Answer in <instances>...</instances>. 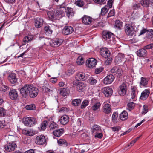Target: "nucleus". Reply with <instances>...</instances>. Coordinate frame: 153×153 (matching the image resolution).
Instances as JSON below:
<instances>
[{"instance_id":"1","label":"nucleus","mask_w":153,"mask_h":153,"mask_svg":"<svg viewBox=\"0 0 153 153\" xmlns=\"http://www.w3.org/2000/svg\"><path fill=\"white\" fill-rule=\"evenodd\" d=\"M39 90L32 85L26 84L22 87L20 90V94L22 97L26 98L29 96L31 98L36 97L38 94Z\"/></svg>"},{"instance_id":"2","label":"nucleus","mask_w":153,"mask_h":153,"mask_svg":"<svg viewBox=\"0 0 153 153\" xmlns=\"http://www.w3.org/2000/svg\"><path fill=\"white\" fill-rule=\"evenodd\" d=\"M137 28L136 27H134L129 24H126L125 26V31L127 35L131 36L135 33Z\"/></svg>"},{"instance_id":"3","label":"nucleus","mask_w":153,"mask_h":153,"mask_svg":"<svg viewBox=\"0 0 153 153\" xmlns=\"http://www.w3.org/2000/svg\"><path fill=\"white\" fill-rule=\"evenodd\" d=\"M22 123L25 125L29 127L33 126L37 123L36 119L34 118L31 117L24 118Z\"/></svg>"},{"instance_id":"4","label":"nucleus","mask_w":153,"mask_h":153,"mask_svg":"<svg viewBox=\"0 0 153 153\" xmlns=\"http://www.w3.org/2000/svg\"><path fill=\"white\" fill-rule=\"evenodd\" d=\"M74 85L76 86L77 90L79 92L83 91L85 89L86 85L82 82H79L78 81H74L73 82Z\"/></svg>"},{"instance_id":"5","label":"nucleus","mask_w":153,"mask_h":153,"mask_svg":"<svg viewBox=\"0 0 153 153\" xmlns=\"http://www.w3.org/2000/svg\"><path fill=\"white\" fill-rule=\"evenodd\" d=\"M97 63V60L93 58H89L86 61V66L90 68L95 67Z\"/></svg>"},{"instance_id":"6","label":"nucleus","mask_w":153,"mask_h":153,"mask_svg":"<svg viewBox=\"0 0 153 153\" xmlns=\"http://www.w3.org/2000/svg\"><path fill=\"white\" fill-rule=\"evenodd\" d=\"M127 90V88L126 84L123 83L119 87L118 90V94L120 96H124L126 94Z\"/></svg>"},{"instance_id":"7","label":"nucleus","mask_w":153,"mask_h":153,"mask_svg":"<svg viewBox=\"0 0 153 153\" xmlns=\"http://www.w3.org/2000/svg\"><path fill=\"white\" fill-rule=\"evenodd\" d=\"M62 42L63 40L61 39L57 38L51 40L50 44L52 47H57L61 45Z\"/></svg>"},{"instance_id":"8","label":"nucleus","mask_w":153,"mask_h":153,"mask_svg":"<svg viewBox=\"0 0 153 153\" xmlns=\"http://www.w3.org/2000/svg\"><path fill=\"white\" fill-rule=\"evenodd\" d=\"M100 53L102 56L105 58H108L110 56V52L105 47L101 48Z\"/></svg>"},{"instance_id":"9","label":"nucleus","mask_w":153,"mask_h":153,"mask_svg":"<svg viewBox=\"0 0 153 153\" xmlns=\"http://www.w3.org/2000/svg\"><path fill=\"white\" fill-rule=\"evenodd\" d=\"M16 144L13 142L7 143L4 146V148L7 151L10 152L13 151L17 147Z\"/></svg>"},{"instance_id":"10","label":"nucleus","mask_w":153,"mask_h":153,"mask_svg":"<svg viewBox=\"0 0 153 153\" xmlns=\"http://www.w3.org/2000/svg\"><path fill=\"white\" fill-rule=\"evenodd\" d=\"M87 77L85 74L82 72H79L76 74L75 79L78 81H85L87 79Z\"/></svg>"},{"instance_id":"11","label":"nucleus","mask_w":153,"mask_h":153,"mask_svg":"<svg viewBox=\"0 0 153 153\" xmlns=\"http://www.w3.org/2000/svg\"><path fill=\"white\" fill-rule=\"evenodd\" d=\"M73 31V28L71 26H68L64 27L62 30V33L65 35H68L71 34Z\"/></svg>"},{"instance_id":"12","label":"nucleus","mask_w":153,"mask_h":153,"mask_svg":"<svg viewBox=\"0 0 153 153\" xmlns=\"http://www.w3.org/2000/svg\"><path fill=\"white\" fill-rule=\"evenodd\" d=\"M114 79V77L112 74H109L106 76L103 79V83L105 85L111 84Z\"/></svg>"},{"instance_id":"13","label":"nucleus","mask_w":153,"mask_h":153,"mask_svg":"<svg viewBox=\"0 0 153 153\" xmlns=\"http://www.w3.org/2000/svg\"><path fill=\"white\" fill-rule=\"evenodd\" d=\"M102 91L105 96L107 97H110L112 94V89L108 87L103 88L102 89Z\"/></svg>"},{"instance_id":"14","label":"nucleus","mask_w":153,"mask_h":153,"mask_svg":"<svg viewBox=\"0 0 153 153\" xmlns=\"http://www.w3.org/2000/svg\"><path fill=\"white\" fill-rule=\"evenodd\" d=\"M36 142L37 144L43 145L46 142L45 136L44 135H39L36 138Z\"/></svg>"},{"instance_id":"15","label":"nucleus","mask_w":153,"mask_h":153,"mask_svg":"<svg viewBox=\"0 0 153 153\" xmlns=\"http://www.w3.org/2000/svg\"><path fill=\"white\" fill-rule=\"evenodd\" d=\"M9 95L10 99L13 100L16 99L18 96V92L16 89L10 90L9 92Z\"/></svg>"},{"instance_id":"16","label":"nucleus","mask_w":153,"mask_h":153,"mask_svg":"<svg viewBox=\"0 0 153 153\" xmlns=\"http://www.w3.org/2000/svg\"><path fill=\"white\" fill-rule=\"evenodd\" d=\"M150 93V90L149 89L144 90L141 93L140 99L143 100H146L148 97Z\"/></svg>"},{"instance_id":"17","label":"nucleus","mask_w":153,"mask_h":153,"mask_svg":"<svg viewBox=\"0 0 153 153\" xmlns=\"http://www.w3.org/2000/svg\"><path fill=\"white\" fill-rule=\"evenodd\" d=\"M124 61V55L122 53H119L115 57L114 62L116 64H118Z\"/></svg>"},{"instance_id":"18","label":"nucleus","mask_w":153,"mask_h":153,"mask_svg":"<svg viewBox=\"0 0 153 153\" xmlns=\"http://www.w3.org/2000/svg\"><path fill=\"white\" fill-rule=\"evenodd\" d=\"M137 56L140 57H144L146 56L147 52L144 48L139 49L137 51Z\"/></svg>"},{"instance_id":"19","label":"nucleus","mask_w":153,"mask_h":153,"mask_svg":"<svg viewBox=\"0 0 153 153\" xmlns=\"http://www.w3.org/2000/svg\"><path fill=\"white\" fill-rule=\"evenodd\" d=\"M8 79L11 83L14 84L17 82L18 78L15 74L12 73L9 75Z\"/></svg>"},{"instance_id":"20","label":"nucleus","mask_w":153,"mask_h":153,"mask_svg":"<svg viewBox=\"0 0 153 153\" xmlns=\"http://www.w3.org/2000/svg\"><path fill=\"white\" fill-rule=\"evenodd\" d=\"M111 110V106L109 104H105L102 108V111L104 113L106 114H109L110 113Z\"/></svg>"},{"instance_id":"21","label":"nucleus","mask_w":153,"mask_h":153,"mask_svg":"<svg viewBox=\"0 0 153 153\" xmlns=\"http://www.w3.org/2000/svg\"><path fill=\"white\" fill-rule=\"evenodd\" d=\"M82 22L85 24L89 25L92 22V19L89 16L85 15L82 18Z\"/></svg>"},{"instance_id":"22","label":"nucleus","mask_w":153,"mask_h":153,"mask_svg":"<svg viewBox=\"0 0 153 153\" xmlns=\"http://www.w3.org/2000/svg\"><path fill=\"white\" fill-rule=\"evenodd\" d=\"M127 21L129 23L127 24H129L131 26H133L134 27L135 26L138 27V24L134 17H131L129 19H127Z\"/></svg>"},{"instance_id":"23","label":"nucleus","mask_w":153,"mask_h":153,"mask_svg":"<svg viewBox=\"0 0 153 153\" xmlns=\"http://www.w3.org/2000/svg\"><path fill=\"white\" fill-rule=\"evenodd\" d=\"M148 79L146 78L142 77L140 83V88L146 87L148 84Z\"/></svg>"},{"instance_id":"24","label":"nucleus","mask_w":153,"mask_h":153,"mask_svg":"<svg viewBox=\"0 0 153 153\" xmlns=\"http://www.w3.org/2000/svg\"><path fill=\"white\" fill-rule=\"evenodd\" d=\"M69 117L66 115H64L62 116L59 120L60 123L63 125L67 124L69 122Z\"/></svg>"},{"instance_id":"25","label":"nucleus","mask_w":153,"mask_h":153,"mask_svg":"<svg viewBox=\"0 0 153 153\" xmlns=\"http://www.w3.org/2000/svg\"><path fill=\"white\" fill-rule=\"evenodd\" d=\"M56 16L57 17V19H59L65 15V11L63 10V9H61L60 8H58L55 13Z\"/></svg>"},{"instance_id":"26","label":"nucleus","mask_w":153,"mask_h":153,"mask_svg":"<svg viewBox=\"0 0 153 153\" xmlns=\"http://www.w3.org/2000/svg\"><path fill=\"white\" fill-rule=\"evenodd\" d=\"M113 33L110 32L104 31L102 33L103 38L107 40L110 39L111 36L113 35Z\"/></svg>"},{"instance_id":"27","label":"nucleus","mask_w":153,"mask_h":153,"mask_svg":"<svg viewBox=\"0 0 153 153\" xmlns=\"http://www.w3.org/2000/svg\"><path fill=\"white\" fill-rule=\"evenodd\" d=\"M43 20L41 18H37L35 21V25L37 28H40L43 25Z\"/></svg>"},{"instance_id":"28","label":"nucleus","mask_w":153,"mask_h":153,"mask_svg":"<svg viewBox=\"0 0 153 153\" xmlns=\"http://www.w3.org/2000/svg\"><path fill=\"white\" fill-rule=\"evenodd\" d=\"M22 133L27 136H32L34 135L33 131L31 129H24L22 130Z\"/></svg>"},{"instance_id":"29","label":"nucleus","mask_w":153,"mask_h":153,"mask_svg":"<svg viewBox=\"0 0 153 153\" xmlns=\"http://www.w3.org/2000/svg\"><path fill=\"white\" fill-rule=\"evenodd\" d=\"M64 132V130L62 128L57 129L53 131V135L57 137L61 136Z\"/></svg>"},{"instance_id":"30","label":"nucleus","mask_w":153,"mask_h":153,"mask_svg":"<svg viewBox=\"0 0 153 153\" xmlns=\"http://www.w3.org/2000/svg\"><path fill=\"white\" fill-rule=\"evenodd\" d=\"M47 15L49 18L52 19H57L55 13L53 11H50L47 13Z\"/></svg>"},{"instance_id":"31","label":"nucleus","mask_w":153,"mask_h":153,"mask_svg":"<svg viewBox=\"0 0 153 153\" xmlns=\"http://www.w3.org/2000/svg\"><path fill=\"white\" fill-rule=\"evenodd\" d=\"M73 10L72 8L67 7L66 10L65 11V12L66 13L67 16L68 18H69L71 16H72L74 15V13Z\"/></svg>"},{"instance_id":"32","label":"nucleus","mask_w":153,"mask_h":153,"mask_svg":"<svg viewBox=\"0 0 153 153\" xmlns=\"http://www.w3.org/2000/svg\"><path fill=\"white\" fill-rule=\"evenodd\" d=\"M45 33L48 35H51L52 33V30L49 26H46L44 29Z\"/></svg>"},{"instance_id":"33","label":"nucleus","mask_w":153,"mask_h":153,"mask_svg":"<svg viewBox=\"0 0 153 153\" xmlns=\"http://www.w3.org/2000/svg\"><path fill=\"white\" fill-rule=\"evenodd\" d=\"M128 113L126 111H124L120 115V118L122 120H125L128 117Z\"/></svg>"},{"instance_id":"34","label":"nucleus","mask_w":153,"mask_h":153,"mask_svg":"<svg viewBox=\"0 0 153 153\" xmlns=\"http://www.w3.org/2000/svg\"><path fill=\"white\" fill-rule=\"evenodd\" d=\"M59 94L63 96H65L69 94L68 90L66 88H61L59 90Z\"/></svg>"},{"instance_id":"35","label":"nucleus","mask_w":153,"mask_h":153,"mask_svg":"<svg viewBox=\"0 0 153 153\" xmlns=\"http://www.w3.org/2000/svg\"><path fill=\"white\" fill-rule=\"evenodd\" d=\"M33 38V37L31 36L25 37L23 39L22 45H24L26 44V43H28L29 41L31 40Z\"/></svg>"},{"instance_id":"36","label":"nucleus","mask_w":153,"mask_h":153,"mask_svg":"<svg viewBox=\"0 0 153 153\" xmlns=\"http://www.w3.org/2000/svg\"><path fill=\"white\" fill-rule=\"evenodd\" d=\"M58 143L61 146H68V143L64 139H61L57 141Z\"/></svg>"},{"instance_id":"37","label":"nucleus","mask_w":153,"mask_h":153,"mask_svg":"<svg viewBox=\"0 0 153 153\" xmlns=\"http://www.w3.org/2000/svg\"><path fill=\"white\" fill-rule=\"evenodd\" d=\"M81 102V100L79 99H76L72 100V104L74 106H76L79 105Z\"/></svg>"},{"instance_id":"38","label":"nucleus","mask_w":153,"mask_h":153,"mask_svg":"<svg viewBox=\"0 0 153 153\" xmlns=\"http://www.w3.org/2000/svg\"><path fill=\"white\" fill-rule=\"evenodd\" d=\"M101 105L100 102H96L91 107L92 110L94 111H96L100 110Z\"/></svg>"},{"instance_id":"39","label":"nucleus","mask_w":153,"mask_h":153,"mask_svg":"<svg viewBox=\"0 0 153 153\" xmlns=\"http://www.w3.org/2000/svg\"><path fill=\"white\" fill-rule=\"evenodd\" d=\"M131 97L132 99H134L136 97V92L137 88L136 87H133L131 89Z\"/></svg>"},{"instance_id":"40","label":"nucleus","mask_w":153,"mask_h":153,"mask_svg":"<svg viewBox=\"0 0 153 153\" xmlns=\"http://www.w3.org/2000/svg\"><path fill=\"white\" fill-rule=\"evenodd\" d=\"M100 129V126L98 125H94L92 127L91 131L94 133V132H96Z\"/></svg>"},{"instance_id":"41","label":"nucleus","mask_w":153,"mask_h":153,"mask_svg":"<svg viewBox=\"0 0 153 153\" xmlns=\"http://www.w3.org/2000/svg\"><path fill=\"white\" fill-rule=\"evenodd\" d=\"M150 0H142L141 1V5L146 7H147L149 6V4H150Z\"/></svg>"},{"instance_id":"42","label":"nucleus","mask_w":153,"mask_h":153,"mask_svg":"<svg viewBox=\"0 0 153 153\" xmlns=\"http://www.w3.org/2000/svg\"><path fill=\"white\" fill-rule=\"evenodd\" d=\"M76 62L78 65H81L84 63V60L83 58L80 56L77 58Z\"/></svg>"},{"instance_id":"43","label":"nucleus","mask_w":153,"mask_h":153,"mask_svg":"<svg viewBox=\"0 0 153 153\" xmlns=\"http://www.w3.org/2000/svg\"><path fill=\"white\" fill-rule=\"evenodd\" d=\"M48 122L47 121H44L40 125V127L42 130H44L46 128L48 124Z\"/></svg>"},{"instance_id":"44","label":"nucleus","mask_w":153,"mask_h":153,"mask_svg":"<svg viewBox=\"0 0 153 153\" xmlns=\"http://www.w3.org/2000/svg\"><path fill=\"white\" fill-rule=\"evenodd\" d=\"M122 22L119 20H117L115 21L114 26L115 27L118 28L119 29H121V27L122 25Z\"/></svg>"},{"instance_id":"45","label":"nucleus","mask_w":153,"mask_h":153,"mask_svg":"<svg viewBox=\"0 0 153 153\" xmlns=\"http://www.w3.org/2000/svg\"><path fill=\"white\" fill-rule=\"evenodd\" d=\"M97 82V81L92 77H90L88 80V82L91 85L95 84Z\"/></svg>"},{"instance_id":"46","label":"nucleus","mask_w":153,"mask_h":153,"mask_svg":"<svg viewBox=\"0 0 153 153\" xmlns=\"http://www.w3.org/2000/svg\"><path fill=\"white\" fill-rule=\"evenodd\" d=\"M88 104L89 101L87 100H84L81 105V108L82 109L84 108L88 105Z\"/></svg>"},{"instance_id":"47","label":"nucleus","mask_w":153,"mask_h":153,"mask_svg":"<svg viewBox=\"0 0 153 153\" xmlns=\"http://www.w3.org/2000/svg\"><path fill=\"white\" fill-rule=\"evenodd\" d=\"M108 8L107 6H105L103 8H102L101 10V15H105L108 12Z\"/></svg>"},{"instance_id":"48","label":"nucleus","mask_w":153,"mask_h":153,"mask_svg":"<svg viewBox=\"0 0 153 153\" xmlns=\"http://www.w3.org/2000/svg\"><path fill=\"white\" fill-rule=\"evenodd\" d=\"M6 113V111L3 107H0V117L4 116Z\"/></svg>"},{"instance_id":"49","label":"nucleus","mask_w":153,"mask_h":153,"mask_svg":"<svg viewBox=\"0 0 153 153\" xmlns=\"http://www.w3.org/2000/svg\"><path fill=\"white\" fill-rule=\"evenodd\" d=\"M127 106L128 109L130 111L134 108L135 106L134 103L133 102L128 103L127 105Z\"/></svg>"},{"instance_id":"50","label":"nucleus","mask_w":153,"mask_h":153,"mask_svg":"<svg viewBox=\"0 0 153 153\" xmlns=\"http://www.w3.org/2000/svg\"><path fill=\"white\" fill-rule=\"evenodd\" d=\"M118 116V115L116 112H114L113 113L112 117V121L114 123L117 122V118Z\"/></svg>"},{"instance_id":"51","label":"nucleus","mask_w":153,"mask_h":153,"mask_svg":"<svg viewBox=\"0 0 153 153\" xmlns=\"http://www.w3.org/2000/svg\"><path fill=\"white\" fill-rule=\"evenodd\" d=\"M147 37L150 39L153 37V30L151 29L148 30L147 33Z\"/></svg>"},{"instance_id":"52","label":"nucleus","mask_w":153,"mask_h":153,"mask_svg":"<svg viewBox=\"0 0 153 153\" xmlns=\"http://www.w3.org/2000/svg\"><path fill=\"white\" fill-rule=\"evenodd\" d=\"M0 83L2 85L1 88L3 89L2 90L3 91L5 92L6 90L9 89V88L8 86L3 84L2 79H0Z\"/></svg>"},{"instance_id":"53","label":"nucleus","mask_w":153,"mask_h":153,"mask_svg":"<svg viewBox=\"0 0 153 153\" xmlns=\"http://www.w3.org/2000/svg\"><path fill=\"white\" fill-rule=\"evenodd\" d=\"M35 105L34 104H31L26 106V109L27 110H34L35 109Z\"/></svg>"},{"instance_id":"54","label":"nucleus","mask_w":153,"mask_h":153,"mask_svg":"<svg viewBox=\"0 0 153 153\" xmlns=\"http://www.w3.org/2000/svg\"><path fill=\"white\" fill-rule=\"evenodd\" d=\"M58 126V125L55 122H52L50 125L49 127L51 129H53L57 128Z\"/></svg>"},{"instance_id":"55","label":"nucleus","mask_w":153,"mask_h":153,"mask_svg":"<svg viewBox=\"0 0 153 153\" xmlns=\"http://www.w3.org/2000/svg\"><path fill=\"white\" fill-rule=\"evenodd\" d=\"M103 68L102 67L96 68L95 69V73L96 74H99L103 71Z\"/></svg>"},{"instance_id":"56","label":"nucleus","mask_w":153,"mask_h":153,"mask_svg":"<svg viewBox=\"0 0 153 153\" xmlns=\"http://www.w3.org/2000/svg\"><path fill=\"white\" fill-rule=\"evenodd\" d=\"M76 3L77 6L80 7H82L84 5L83 1L81 0L77 1L76 2Z\"/></svg>"},{"instance_id":"57","label":"nucleus","mask_w":153,"mask_h":153,"mask_svg":"<svg viewBox=\"0 0 153 153\" xmlns=\"http://www.w3.org/2000/svg\"><path fill=\"white\" fill-rule=\"evenodd\" d=\"M115 14V11L114 10H111L110 11L108 14L107 17H109L114 15Z\"/></svg>"},{"instance_id":"58","label":"nucleus","mask_w":153,"mask_h":153,"mask_svg":"<svg viewBox=\"0 0 153 153\" xmlns=\"http://www.w3.org/2000/svg\"><path fill=\"white\" fill-rule=\"evenodd\" d=\"M66 6V3L65 2H64L61 5H60L59 8L62 10L63 9L64 11H66V9L65 8Z\"/></svg>"},{"instance_id":"59","label":"nucleus","mask_w":153,"mask_h":153,"mask_svg":"<svg viewBox=\"0 0 153 153\" xmlns=\"http://www.w3.org/2000/svg\"><path fill=\"white\" fill-rule=\"evenodd\" d=\"M148 108L147 105H144L143 106V111L142 112L143 114H145L148 112Z\"/></svg>"},{"instance_id":"60","label":"nucleus","mask_w":153,"mask_h":153,"mask_svg":"<svg viewBox=\"0 0 153 153\" xmlns=\"http://www.w3.org/2000/svg\"><path fill=\"white\" fill-rule=\"evenodd\" d=\"M112 59L111 58H109L105 62V64L106 65H110L111 63Z\"/></svg>"},{"instance_id":"61","label":"nucleus","mask_w":153,"mask_h":153,"mask_svg":"<svg viewBox=\"0 0 153 153\" xmlns=\"http://www.w3.org/2000/svg\"><path fill=\"white\" fill-rule=\"evenodd\" d=\"M111 128L113 131H119L120 129V128L119 126H117L116 127H111Z\"/></svg>"},{"instance_id":"62","label":"nucleus","mask_w":153,"mask_h":153,"mask_svg":"<svg viewBox=\"0 0 153 153\" xmlns=\"http://www.w3.org/2000/svg\"><path fill=\"white\" fill-rule=\"evenodd\" d=\"M103 136V134L102 133H97L95 135V137H97L99 138H101Z\"/></svg>"},{"instance_id":"63","label":"nucleus","mask_w":153,"mask_h":153,"mask_svg":"<svg viewBox=\"0 0 153 153\" xmlns=\"http://www.w3.org/2000/svg\"><path fill=\"white\" fill-rule=\"evenodd\" d=\"M68 111L67 108L66 107H62L59 111V112H62L65 113V112L67 111Z\"/></svg>"},{"instance_id":"64","label":"nucleus","mask_w":153,"mask_h":153,"mask_svg":"<svg viewBox=\"0 0 153 153\" xmlns=\"http://www.w3.org/2000/svg\"><path fill=\"white\" fill-rule=\"evenodd\" d=\"M153 47V44H150L144 47L146 49H149Z\"/></svg>"}]
</instances>
